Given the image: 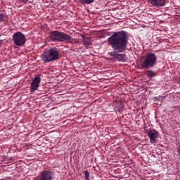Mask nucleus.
Masks as SVG:
<instances>
[{
    "instance_id": "nucleus-1",
    "label": "nucleus",
    "mask_w": 180,
    "mask_h": 180,
    "mask_svg": "<svg viewBox=\"0 0 180 180\" xmlns=\"http://www.w3.org/2000/svg\"><path fill=\"white\" fill-rule=\"evenodd\" d=\"M108 44L117 53H124L127 43L129 41V37L127 32L124 31H120L114 32L108 39Z\"/></svg>"
},
{
    "instance_id": "nucleus-2",
    "label": "nucleus",
    "mask_w": 180,
    "mask_h": 180,
    "mask_svg": "<svg viewBox=\"0 0 180 180\" xmlns=\"http://www.w3.org/2000/svg\"><path fill=\"white\" fill-rule=\"evenodd\" d=\"M157 64V56L153 53H148L144 56L143 60H139L137 63L138 68L140 70L144 68H151Z\"/></svg>"
},
{
    "instance_id": "nucleus-3",
    "label": "nucleus",
    "mask_w": 180,
    "mask_h": 180,
    "mask_svg": "<svg viewBox=\"0 0 180 180\" xmlns=\"http://www.w3.org/2000/svg\"><path fill=\"white\" fill-rule=\"evenodd\" d=\"M41 58L44 63H51L60 58V52L56 48H49L43 53Z\"/></svg>"
},
{
    "instance_id": "nucleus-4",
    "label": "nucleus",
    "mask_w": 180,
    "mask_h": 180,
    "mask_svg": "<svg viewBox=\"0 0 180 180\" xmlns=\"http://www.w3.org/2000/svg\"><path fill=\"white\" fill-rule=\"evenodd\" d=\"M50 40L51 41H70L72 37L68 34H65L59 31H51L49 34Z\"/></svg>"
},
{
    "instance_id": "nucleus-5",
    "label": "nucleus",
    "mask_w": 180,
    "mask_h": 180,
    "mask_svg": "<svg viewBox=\"0 0 180 180\" xmlns=\"http://www.w3.org/2000/svg\"><path fill=\"white\" fill-rule=\"evenodd\" d=\"M13 41L15 46L22 47L26 43V36L20 32H16L13 35Z\"/></svg>"
},
{
    "instance_id": "nucleus-6",
    "label": "nucleus",
    "mask_w": 180,
    "mask_h": 180,
    "mask_svg": "<svg viewBox=\"0 0 180 180\" xmlns=\"http://www.w3.org/2000/svg\"><path fill=\"white\" fill-rule=\"evenodd\" d=\"M40 82H41V79L39 75L34 77L30 86L31 94H34L37 91L39 86H40Z\"/></svg>"
},
{
    "instance_id": "nucleus-7",
    "label": "nucleus",
    "mask_w": 180,
    "mask_h": 180,
    "mask_svg": "<svg viewBox=\"0 0 180 180\" xmlns=\"http://www.w3.org/2000/svg\"><path fill=\"white\" fill-rule=\"evenodd\" d=\"M109 56L114 58L115 60H117V61H127V57H126V54L124 53H117L116 51L108 52Z\"/></svg>"
},
{
    "instance_id": "nucleus-8",
    "label": "nucleus",
    "mask_w": 180,
    "mask_h": 180,
    "mask_svg": "<svg viewBox=\"0 0 180 180\" xmlns=\"http://www.w3.org/2000/svg\"><path fill=\"white\" fill-rule=\"evenodd\" d=\"M148 136L150 139V141L152 144H155L157 143V139H158V131L155 129L150 130L148 132Z\"/></svg>"
},
{
    "instance_id": "nucleus-9",
    "label": "nucleus",
    "mask_w": 180,
    "mask_h": 180,
    "mask_svg": "<svg viewBox=\"0 0 180 180\" xmlns=\"http://www.w3.org/2000/svg\"><path fill=\"white\" fill-rule=\"evenodd\" d=\"M149 2L154 8H162L167 5V0H149Z\"/></svg>"
},
{
    "instance_id": "nucleus-10",
    "label": "nucleus",
    "mask_w": 180,
    "mask_h": 180,
    "mask_svg": "<svg viewBox=\"0 0 180 180\" xmlns=\"http://www.w3.org/2000/svg\"><path fill=\"white\" fill-rule=\"evenodd\" d=\"M40 175L41 180H53V172L50 171L41 172Z\"/></svg>"
},
{
    "instance_id": "nucleus-11",
    "label": "nucleus",
    "mask_w": 180,
    "mask_h": 180,
    "mask_svg": "<svg viewBox=\"0 0 180 180\" xmlns=\"http://www.w3.org/2000/svg\"><path fill=\"white\" fill-rule=\"evenodd\" d=\"M155 76V73L153 70H149L147 72V77L148 78H153V77Z\"/></svg>"
},
{
    "instance_id": "nucleus-12",
    "label": "nucleus",
    "mask_w": 180,
    "mask_h": 180,
    "mask_svg": "<svg viewBox=\"0 0 180 180\" xmlns=\"http://www.w3.org/2000/svg\"><path fill=\"white\" fill-rule=\"evenodd\" d=\"M82 4H87L88 5L92 4L95 0H80Z\"/></svg>"
},
{
    "instance_id": "nucleus-13",
    "label": "nucleus",
    "mask_w": 180,
    "mask_h": 180,
    "mask_svg": "<svg viewBox=\"0 0 180 180\" xmlns=\"http://www.w3.org/2000/svg\"><path fill=\"white\" fill-rule=\"evenodd\" d=\"M84 179L89 180V172H88V170L84 171Z\"/></svg>"
},
{
    "instance_id": "nucleus-14",
    "label": "nucleus",
    "mask_w": 180,
    "mask_h": 180,
    "mask_svg": "<svg viewBox=\"0 0 180 180\" xmlns=\"http://www.w3.org/2000/svg\"><path fill=\"white\" fill-rule=\"evenodd\" d=\"M4 22V14H0V22Z\"/></svg>"
},
{
    "instance_id": "nucleus-15",
    "label": "nucleus",
    "mask_w": 180,
    "mask_h": 180,
    "mask_svg": "<svg viewBox=\"0 0 180 180\" xmlns=\"http://www.w3.org/2000/svg\"><path fill=\"white\" fill-rule=\"evenodd\" d=\"M22 2L26 3L27 0H20Z\"/></svg>"
}]
</instances>
